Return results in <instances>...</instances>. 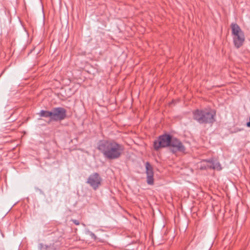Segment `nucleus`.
Here are the masks:
<instances>
[{"mask_svg": "<svg viewBox=\"0 0 250 250\" xmlns=\"http://www.w3.org/2000/svg\"><path fill=\"white\" fill-rule=\"evenodd\" d=\"M169 146L172 147V151L175 153L177 151L184 152L185 147L182 142L177 138L171 137V142Z\"/></svg>", "mask_w": 250, "mask_h": 250, "instance_id": "obj_7", "label": "nucleus"}, {"mask_svg": "<svg viewBox=\"0 0 250 250\" xmlns=\"http://www.w3.org/2000/svg\"><path fill=\"white\" fill-rule=\"evenodd\" d=\"M171 136L169 134L160 136L153 142L154 149L158 151L161 148L169 146L171 142Z\"/></svg>", "mask_w": 250, "mask_h": 250, "instance_id": "obj_4", "label": "nucleus"}, {"mask_svg": "<svg viewBox=\"0 0 250 250\" xmlns=\"http://www.w3.org/2000/svg\"><path fill=\"white\" fill-rule=\"evenodd\" d=\"M89 234L91 236V237L92 238H93L94 240L96 239L97 237H96V235L94 233H93L92 232H90Z\"/></svg>", "mask_w": 250, "mask_h": 250, "instance_id": "obj_14", "label": "nucleus"}, {"mask_svg": "<svg viewBox=\"0 0 250 250\" xmlns=\"http://www.w3.org/2000/svg\"><path fill=\"white\" fill-rule=\"evenodd\" d=\"M210 169H213L220 171L222 170V167L221 164L218 161L214 160L213 159H210Z\"/></svg>", "mask_w": 250, "mask_h": 250, "instance_id": "obj_10", "label": "nucleus"}, {"mask_svg": "<svg viewBox=\"0 0 250 250\" xmlns=\"http://www.w3.org/2000/svg\"><path fill=\"white\" fill-rule=\"evenodd\" d=\"M52 120L62 121L66 117V110L62 107L54 108L52 110Z\"/></svg>", "mask_w": 250, "mask_h": 250, "instance_id": "obj_6", "label": "nucleus"}, {"mask_svg": "<svg viewBox=\"0 0 250 250\" xmlns=\"http://www.w3.org/2000/svg\"><path fill=\"white\" fill-rule=\"evenodd\" d=\"M39 115L41 117H46V118L50 117L51 120H52V111L42 110L40 111Z\"/></svg>", "mask_w": 250, "mask_h": 250, "instance_id": "obj_11", "label": "nucleus"}, {"mask_svg": "<svg viewBox=\"0 0 250 250\" xmlns=\"http://www.w3.org/2000/svg\"><path fill=\"white\" fill-rule=\"evenodd\" d=\"M97 149L107 160H116L121 157L124 150V146L114 140H102L97 145Z\"/></svg>", "mask_w": 250, "mask_h": 250, "instance_id": "obj_1", "label": "nucleus"}, {"mask_svg": "<svg viewBox=\"0 0 250 250\" xmlns=\"http://www.w3.org/2000/svg\"><path fill=\"white\" fill-rule=\"evenodd\" d=\"M214 111L195 110L193 111V119L200 124H212L215 121Z\"/></svg>", "mask_w": 250, "mask_h": 250, "instance_id": "obj_2", "label": "nucleus"}, {"mask_svg": "<svg viewBox=\"0 0 250 250\" xmlns=\"http://www.w3.org/2000/svg\"><path fill=\"white\" fill-rule=\"evenodd\" d=\"M49 247L47 245L41 243L39 245V248L40 250H49Z\"/></svg>", "mask_w": 250, "mask_h": 250, "instance_id": "obj_12", "label": "nucleus"}, {"mask_svg": "<svg viewBox=\"0 0 250 250\" xmlns=\"http://www.w3.org/2000/svg\"><path fill=\"white\" fill-rule=\"evenodd\" d=\"M198 168L201 170L210 168V159L203 160L198 164Z\"/></svg>", "mask_w": 250, "mask_h": 250, "instance_id": "obj_9", "label": "nucleus"}, {"mask_svg": "<svg viewBox=\"0 0 250 250\" xmlns=\"http://www.w3.org/2000/svg\"><path fill=\"white\" fill-rule=\"evenodd\" d=\"M247 126L249 127H250V121L247 123Z\"/></svg>", "mask_w": 250, "mask_h": 250, "instance_id": "obj_15", "label": "nucleus"}, {"mask_svg": "<svg viewBox=\"0 0 250 250\" xmlns=\"http://www.w3.org/2000/svg\"><path fill=\"white\" fill-rule=\"evenodd\" d=\"M146 174L147 175V183L148 185H153L154 183V173L153 168L151 165L148 163H146Z\"/></svg>", "mask_w": 250, "mask_h": 250, "instance_id": "obj_8", "label": "nucleus"}, {"mask_svg": "<svg viewBox=\"0 0 250 250\" xmlns=\"http://www.w3.org/2000/svg\"><path fill=\"white\" fill-rule=\"evenodd\" d=\"M102 178L100 175L97 173L91 174L87 179V183L94 190H96L101 185Z\"/></svg>", "mask_w": 250, "mask_h": 250, "instance_id": "obj_5", "label": "nucleus"}, {"mask_svg": "<svg viewBox=\"0 0 250 250\" xmlns=\"http://www.w3.org/2000/svg\"><path fill=\"white\" fill-rule=\"evenodd\" d=\"M71 221L76 225H80V222L77 220L71 219Z\"/></svg>", "mask_w": 250, "mask_h": 250, "instance_id": "obj_13", "label": "nucleus"}, {"mask_svg": "<svg viewBox=\"0 0 250 250\" xmlns=\"http://www.w3.org/2000/svg\"><path fill=\"white\" fill-rule=\"evenodd\" d=\"M230 27L234 45L237 48H239L243 44L245 41L244 33L236 23H232Z\"/></svg>", "mask_w": 250, "mask_h": 250, "instance_id": "obj_3", "label": "nucleus"}]
</instances>
